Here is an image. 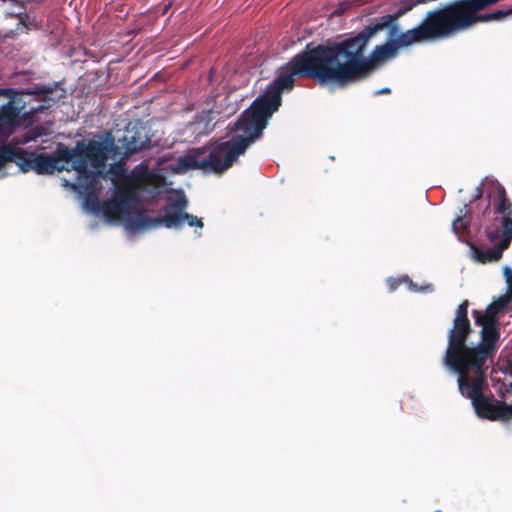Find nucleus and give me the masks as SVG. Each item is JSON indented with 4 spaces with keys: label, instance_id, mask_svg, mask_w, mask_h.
Returning <instances> with one entry per match:
<instances>
[{
    "label": "nucleus",
    "instance_id": "nucleus-1",
    "mask_svg": "<svg viewBox=\"0 0 512 512\" xmlns=\"http://www.w3.org/2000/svg\"><path fill=\"white\" fill-rule=\"evenodd\" d=\"M369 32L370 28L364 27L354 36L328 44L339 87H346L369 78L384 62L395 58L402 48L443 39L434 9L426 13L418 26L397 36H389L385 43L376 45L370 54L365 56L370 40L379 33Z\"/></svg>",
    "mask_w": 512,
    "mask_h": 512
},
{
    "label": "nucleus",
    "instance_id": "nucleus-2",
    "mask_svg": "<svg viewBox=\"0 0 512 512\" xmlns=\"http://www.w3.org/2000/svg\"><path fill=\"white\" fill-rule=\"evenodd\" d=\"M117 146L114 141L80 140L73 148L58 143L52 155L29 153L18 148L16 165L22 172L35 171L39 175L53 174L56 170L70 169L60 162L70 163L76 171L78 187L85 193L96 190L97 178L106 176L105 167L109 156L116 155Z\"/></svg>",
    "mask_w": 512,
    "mask_h": 512
},
{
    "label": "nucleus",
    "instance_id": "nucleus-3",
    "mask_svg": "<svg viewBox=\"0 0 512 512\" xmlns=\"http://www.w3.org/2000/svg\"><path fill=\"white\" fill-rule=\"evenodd\" d=\"M296 76L314 79L321 85L338 86L329 45L318 44L313 48L307 45L304 51L293 56L280 68L279 75L266 93L243 112L266 128L268 119L281 105V93L293 89Z\"/></svg>",
    "mask_w": 512,
    "mask_h": 512
},
{
    "label": "nucleus",
    "instance_id": "nucleus-4",
    "mask_svg": "<svg viewBox=\"0 0 512 512\" xmlns=\"http://www.w3.org/2000/svg\"><path fill=\"white\" fill-rule=\"evenodd\" d=\"M115 190L110 199L101 203V212L109 221H123L133 229H148L164 226L168 229H181L184 224L202 229V219L186 212L188 200L180 194L175 200L163 207L164 215L149 217L144 210L133 211L140 204V196L120 186L114 179Z\"/></svg>",
    "mask_w": 512,
    "mask_h": 512
},
{
    "label": "nucleus",
    "instance_id": "nucleus-5",
    "mask_svg": "<svg viewBox=\"0 0 512 512\" xmlns=\"http://www.w3.org/2000/svg\"><path fill=\"white\" fill-rule=\"evenodd\" d=\"M264 129L242 112L237 121L230 126L232 133H242L212 145L208 155L209 172L223 173L232 167L238 157L244 155L248 147L262 136Z\"/></svg>",
    "mask_w": 512,
    "mask_h": 512
},
{
    "label": "nucleus",
    "instance_id": "nucleus-6",
    "mask_svg": "<svg viewBox=\"0 0 512 512\" xmlns=\"http://www.w3.org/2000/svg\"><path fill=\"white\" fill-rule=\"evenodd\" d=\"M481 326V339L477 346L469 347L464 340L455 351L446 350L443 364L451 371L485 372L484 366L498 349L500 329L498 324L475 322Z\"/></svg>",
    "mask_w": 512,
    "mask_h": 512
},
{
    "label": "nucleus",
    "instance_id": "nucleus-7",
    "mask_svg": "<svg viewBox=\"0 0 512 512\" xmlns=\"http://www.w3.org/2000/svg\"><path fill=\"white\" fill-rule=\"evenodd\" d=\"M458 374V387L463 396L471 399L478 416L492 421L512 419V404L497 401L491 403L483 394L485 372L454 371Z\"/></svg>",
    "mask_w": 512,
    "mask_h": 512
},
{
    "label": "nucleus",
    "instance_id": "nucleus-8",
    "mask_svg": "<svg viewBox=\"0 0 512 512\" xmlns=\"http://www.w3.org/2000/svg\"><path fill=\"white\" fill-rule=\"evenodd\" d=\"M57 84H34L27 90L16 91L17 97H23L27 102L19 114L22 126L28 127L37 121V115L50 109L56 99L51 97L55 92Z\"/></svg>",
    "mask_w": 512,
    "mask_h": 512
},
{
    "label": "nucleus",
    "instance_id": "nucleus-9",
    "mask_svg": "<svg viewBox=\"0 0 512 512\" xmlns=\"http://www.w3.org/2000/svg\"><path fill=\"white\" fill-rule=\"evenodd\" d=\"M161 176L150 171L145 164L136 165L130 174L125 175L120 186L130 191L133 195H139L149 186L158 187L161 184Z\"/></svg>",
    "mask_w": 512,
    "mask_h": 512
},
{
    "label": "nucleus",
    "instance_id": "nucleus-10",
    "mask_svg": "<svg viewBox=\"0 0 512 512\" xmlns=\"http://www.w3.org/2000/svg\"><path fill=\"white\" fill-rule=\"evenodd\" d=\"M468 300H464L457 308L456 315L453 320V326L448 331V343L447 349L452 352L459 346L464 340H468L472 333L470 321L468 319Z\"/></svg>",
    "mask_w": 512,
    "mask_h": 512
},
{
    "label": "nucleus",
    "instance_id": "nucleus-11",
    "mask_svg": "<svg viewBox=\"0 0 512 512\" xmlns=\"http://www.w3.org/2000/svg\"><path fill=\"white\" fill-rule=\"evenodd\" d=\"M26 103L23 97L14 96L0 107V137L7 139L17 126H22L19 114Z\"/></svg>",
    "mask_w": 512,
    "mask_h": 512
},
{
    "label": "nucleus",
    "instance_id": "nucleus-12",
    "mask_svg": "<svg viewBox=\"0 0 512 512\" xmlns=\"http://www.w3.org/2000/svg\"><path fill=\"white\" fill-rule=\"evenodd\" d=\"M206 152L205 148H191L177 160L176 171L186 173L190 170L201 169L209 172L208 156L202 157Z\"/></svg>",
    "mask_w": 512,
    "mask_h": 512
},
{
    "label": "nucleus",
    "instance_id": "nucleus-13",
    "mask_svg": "<svg viewBox=\"0 0 512 512\" xmlns=\"http://www.w3.org/2000/svg\"><path fill=\"white\" fill-rule=\"evenodd\" d=\"M404 15L405 10L398 8L394 13L381 16L375 22L367 25L366 27L370 28L369 33L381 32L384 29H388L390 37L397 36L400 33L397 21Z\"/></svg>",
    "mask_w": 512,
    "mask_h": 512
},
{
    "label": "nucleus",
    "instance_id": "nucleus-14",
    "mask_svg": "<svg viewBox=\"0 0 512 512\" xmlns=\"http://www.w3.org/2000/svg\"><path fill=\"white\" fill-rule=\"evenodd\" d=\"M507 303V300H500L498 302L491 303L487 306L484 313L478 310H473V315L475 316V322H481L485 324H498L496 316L501 311Z\"/></svg>",
    "mask_w": 512,
    "mask_h": 512
},
{
    "label": "nucleus",
    "instance_id": "nucleus-15",
    "mask_svg": "<svg viewBox=\"0 0 512 512\" xmlns=\"http://www.w3.org/2000/svg\"><path fill=\"white\" fill-rule=\"evenodd\" d=\"M32 0H5L7 15L12 18H28L26 5Z\"/></svg>",
    "mask_w": 512,
    "mask_h": 512
},
{
    "label": "nucleus",
    "instance_id": "nucleus-16",
    "mask_svg": "<svg viewBox=\"0 0 512 512\" xmlns=\"http://www.w3.org/2000/svg\"><path fill=\"white\" fill-rule=\"evenodd\" d=\"M474 259L482 264L495 262L501 259L500 254L494 248L482 250L473 243H469Z\"/></svg>",
    "mask_w": 512,
    "mask_h": 512
},
{
    "label": "nucleus",
    "instance_id": "nucleus-17",
    "mask_svg": "<svg viewBox=\"0 0 512 512\" xmlns=\"http://www.w3.org/2000/svg\"><path fill=\"white\" fill-rule=\"evenodd\" d=\"M497 203L494 205L496 213L502 214L503 217L511 216L512 214V203L508 199L506 190L500 186L497 188Z\"/></svg>",
    "mask_w": 512,
    "mask_h": 512
},
{
    "label": "nucleus",
    "instance_id": "nucleus-18",
    "mask_svg": "<svg viewBox=\"0 0 512 512\" xmlns=\"http://www.w3.org/2000/svg\"><path fill=\"white\" fill-rule=\"evenodd\" d=\"M18 155V148L13 147L11 144H3L0 146V170L8 163L13 162L16 164Z\"/></svg>",
    "mask_w": 512,
    "mask_h": 512
},
{
    "label": "nucleus",
    "instance_id": "nucleus-19",
    "mask_svg": "<svg viewBox=\"0 0 512 512\" xmlns=\"http://www.w3.org/2000/svg\"><path fill=\"white\" fill-rule=\"evenodd\" d=\"M46 134H47L46 129L43 126L38 125V126L32 127L27 132H25L24 135L22 136L21 140L19 141V143L26 144L31 141H35L37 138H39L43 135H46Z\"/></svg>",
    "mask_w": 512,
    "mask_h": 512
},
{
    "label": "nucleus",
    "instance_id": "nucleus-20",
    "mask_svg": "<svg viewBox=\"0 0 512 512\" xmlns=\"http://www.w3.org/2000/svg\"><path fill=\"white\" fill-rule=\"evenodd\" d=\"M123 141L125 142V155H132L138 151H141L144 147L143 142L139 141L134 136H131L130 138L125 136Z\"/></svg>",
    "mask_w": 512,
    "mask_h": 512
},
{
    "label": "nucleus",
    "instance_id": "nucleus-21",
    "mask_svg": "<svg viewBox=\"0 0 512 512\" xmlns=\"http://www.w3.org/2000/svg\"><path fill=\"white\" fill-rule=\"evenodd\" d=\"M452 229L459 237L466 235L469 232L468 223L465 221L463 215H458L452 223Z\"/></svg>",
    "mask_w": 512,
    "mask_h": 512
},
{
    "label": "nucleus",
    "instance_id": "nucleus-22",
    "mask_svg": "<svg viewBox=\"0 0 512 512\" xmlns=\"http://www.w3.org/2000/svg\"><path fill=\"white\" fill-rule=\"evenodd\" d=\"M511 241H512V237L507 236V235H502L501 241L499 242L497 247L494 248L496 251L499 252L500 257H502L503 251L506 250L510 246Z\"/></svg>",
    "mask_w": 512,
    "mask_h": 512
},
{
    "label": "nucleus",
    "instance_id": "nucleus-23",
    "mask_svg": "<svg viewBox=\"0 0 512 512\" xmlns=\"http://www.w3.org/2000/svg\"><path fill=\"white\" fill-rule=\"evenodd\" d=\"M502 235H507V236L512 237V218L510 216L503 217Z\"/></svg>",
    "mask_w": 512,
    "mask_h": 512
},
{
    "label": "nucleus",
    "instance_id": "nucleus-24",
    "mask_svg": "<svg viewBox=\"0 0 512 512\" xmlns=\"http://www.w3.org/2000/svg\"><path fill=\"white\" fill-rule=\"evenodd\" d=\"M406 281H410L408 276H405L403 278L390 277L387 280L390 291H395L403 282Z\"/></svg>",
    "mask_w": 512,
    "mask_h": 512
},
{
    "label": "nucleus",
    "instance_id": "nucleus-25",
    "mask_svg": "<svg viewBox=\"0 0 512 512\" xmlns=\"http://www.w3.org/2000/svg\"><path fill=\"white\" fill-rule=\"evenodd\" d=\"M18 20H19L18 25L25 27L27 30L38 29V24H37L35 18H33L31 20L29 15H28V18H22V19H18Z\"/></svg>",
    "mask_w": 512,
    "mask_h": 512
},
{
    "label": "nucleus",
    "instance_id": "nucleus-26",
    "mask_svg": "<svg viewBox=\"0 0 512 512\" xmlns=\"http://www.w3.org/2000/svg\"><path fill=\"white\" fill-rule=\"evenodd\" d=\"M504 276L508 283L507 297L512 299V269L509 267L504 268Z\"/></svg>",
    "mask_w": 512,
    "mask_h": 512
},
{
    "label": "nucleus",
    "instance_id": "nucleus-27",
    "mask_svg": "<svg viewBox=\"0 0 512 512\" xmlns=\"http://www.w3.org/2000/svg\"><path fill=\"white\" fill-rule=\"evenodd\" d=\"M125 168L123 165L121 164H115V165H111L110 169H109V173L115 175V176H122L124 178V176L126 175L125 174Z\"/></svg>",
    "mask_w": 512,
    "mask_h": 512
},
{
    "label": "nucleus",
    "instance_id": "nucleus-28",
    "mask_svg": "<svg viewBox=\"0 0 512 512\" xmlns=\"http://www.w3.org/2000/svg\"><path fill=\"white\" fill-rule=\"evenodd\" d=\"M17 96L16 91L12 88H0V97H7L9 100L11 97Z\"/></svg>",
    "mask_w": 512,
    "mask_h": 512
},
{
    "label": "nucleus",
    "instance_id": "nucleus-29",
    "mask_svg": "<svg viewBox=\"0 0 512 512\" xmlns=\"http://www.w3.org/2000/svg\"><path fill=\"white\" fill-rule=\"evenodd\" d=\"M487 237L489 238L490 241H495L498 238V231L494 230L487 233Z\"/></svg>",
    "mask_w": 512,
    "mask_h": 512
},
{
    "label": "nucleus",
    "instance_id": "nucleus-30",
    "mask_svg": "<svg viewBox=\"0 0 512 512\" xmlns=\"http://www.w3.org/2000/svg\"><path fill=\"white\" fill-rule=\"evenodd\" d=\"M390 93H391V89L388 87H385V88H382V89L376 91L375 95L390 94Z\"/></svg>",
    "mask_w": 512,
    "mask_h": 512
},
{
    "label": "nucleus",
    "instance_id": "nucleus-31",
    "mask_svg": "<svg viewBox=\"0 0 512 512\" xmlns=\"http://www.w3.org/2000/svg\"><path fill=\"white\" fill-rule=\"evenodd\" d=\"M481 197H482V191H481L480 188H478V193H475V198L474 199L477 200V199H479Z\"/></svg>",
    "mask_w": 512,
    "mask_h": 512
},
{
    "label": "nucleus",
    "instance_id": "nucleus-32",
    "mask_svg": "<svg viewBox=\"0 0 512 512\" xmlns=\"http://www.w3.org/2000/svg\"><path fill=\"white\" fill-rule=\"evenodd\" d=\"M435 512H441V510H436Z\"/></svg>",
    "mask_w": 512,
    "mask_h": 512
}]
</instances>
